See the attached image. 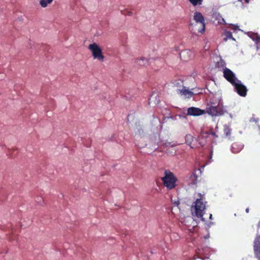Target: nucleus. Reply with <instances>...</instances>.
I'll list each match as a JSON object with an SVG mask.
<instances>
[{
  "instance_id": "obj_24",
  "label": "nucleus",
  "mask_w": 260,
  "mask_h": 260,
  "mask_svg": "<svg viewBox=\"0 0 260 260\" xmlns=\"http://www.w3.org/2000/svg\"><path fill=\"white\" fill-rule=\"evenodd\" d=\"M9 241L12 242L15 240H16V235H11L9 237Z\"/></svg>"
},
{
  "instance_id": "obj_25",
  "label": "nucleus",
  "mask_w": 260,
  "mask_h": 260,
  "mask_svg": "<svg viewBox=\"0 0 260 260\" xmlns=\"http://www.w3.org/2000/svg\"><path fill=\"white\" fill-rule=\"evenodd\" d=\"M124 15H127L129 16H131L133 15V12L131 11H126V13H123Z\"/></svg>"
},
{
  "instance_id": "obj_8",
  "label": "nucleus",
  "mask_w": 260,
  "mask_h": 260,
  "mask_svg": "<svg viewBox=\"0 0 260 260\" xmlns=\"http://www.w3.org/2000/svg\"><path fill=\"white\" fill-rule=\"evenodd\" d=\"M253 250L255 256L260 260V235H257L253 242Z\"/></svg>"
},
{
  "instance_id": "obj_16",
  "label": "nucleus",
  "mask_w": 260,
  "mask_h": 260,
  "mask_svg": "<svg viewBox=\"0 0 260 260\" xmlns=\"http://www.w3.org/2000/svg\"><path fill=\"white\" fill-rule=\"evenodd\" d=\"M189 52L187 50H184L181 51L180 53V57L183 60L186 61L189 57H186V55L188 54Z\"/></svg>"
},
{
  "instance_id": "obj_4",
  "label": "nucleus",
  "mask_w": 260,
  "mask_h": 260,
  "mask_svg": "<svg viewBox=\"0 0 260 260\" xmlns=\"http://www.w3.org/2000/svg\"><path fill=\"white\" fill-rule=\"evenodd\" d=\"M163 185L168 190H171L177 186L176 182L178 180L177 177L173 172L169 170H166L164 176L161 178Z\"/></svg>"
},
{
  "instance_id": "obj_28",
  "label": "nucleus",
  "mask_w": 260,
  "mask_h": 260,
  "mask_svg": "<svg viewBox=\"0 0 260 260\" xmlns=\"http://www.w3.org/2000/svg\"><path fill=\"white\" fill-rule=\"evenodd\" d=\"M153 95H152L151 96V97H150V99H149V101H150V100H151V99L153 98Z\"/></svg>"
},
{
  "instance_id": "obj_3",
  "label": "nucleus",
  "mask_w": 260,
  "mask_h": 260,
  "mask_svg": "<svg viewBox=\"0 0 260 260\" xmlns=\"http://www.w3.org/2000/svg\"><path fill=\"white\" fill-rule=\"evenodd\" d=\"M193 20L196 23H191L190 27L191 31L194 33L196 30L203 34L205 31V21L203 15L201 13L196 12L193 14Z\"/></svg>"
},
{
  "instance_id": "obj_12",
  "label": "nucleus",
  "mask_w": 260,
  "mask_h": 260,
  "mask_svg": "<svg viewBox=\"0 0 260 260\" xmlns=\"http://www.w3.org/2000/svg\"><path fill=\"white\" fill-rule=\"evenodd\" d=\"M212 17L217 21L218 24H223L225 23L224 19L219 12H214Z\"/></svg>"
},
{
  "instance_id": "obj_9",
  "label": "nucleus",
  "mask_w": 260,
  "mask_h": 260,
  "mask_svg": "<svg viewBox=\"0 0 260 260\" xmlns=\"http://www.w3.org/2000/svg\"><path fill=\"white\" fill-rule=\"evenodd\" d=\"M205 113H206L205 110L194 107L188 108L187 111V115L190 116H198Z\"/></svg>"
},
{
  "instance_id": "obj_22",
  "label": "nucleus",
  "mask_w": 260,
  "mask_h": 260,
  "mask_svg": "<svg viewBox=\"0 0 260 260\" xmlns=\"http://www.w3.org/2000/svg\"><path fill=\"white\" fill-rule=\"evenodd\" d=\"M224 67L225 66V63L223 61H220V62H218L217 63V64H216V67L219 68V67Z\"/></svg>"
},
{
  "instance_id": "obj_27",
  "label": "nucleus",
  "mask_w": 260,
  "mask_h": 260,
  "mask_svg": "<svg viewBox=\"0 0 260 260\" xmlns=\"http://www.w3.org/2000/svg\"><path fill=\"white\" fill-rule=\"evenodd\" d=\"M257 228L259 229L260 228V220L259 221L258 224H257Z\"/></svg>"
},
{
  "instance_id": "obj_21",
  "label": "nucleus",
  "mask_w": 260,
  "mask_h": 260,
  "mask_svg": "<svg viewBox=\"0 0 260 260\" xmlns=\"http://www.w3.org/2000/svg\"><path fill=\"white\" fill-rule=\"evenodd\" d=\"M203 135H206V136H205L206 138H207L208 137V136L209 135H211L212 136L215 137H217L218 136L216 134V133L215 132H213V131H210V132H205L204 133H203Z\"/></svg>"
},
{
  "instance_id": "obj_17",
  "label": "nucleus",
  "mask_w": 260,
  "mask_h": 260,
  "mask_svg": "<svg viewBox=\"0 0 260 260\" xmlns=\"http://www.w3.org/2000/svg\"><path fill=\"white\" fill-rule=\"evenodd\" d=\"M193 140V137L190 134H187L185 136V141L187 145L190 146Z\"/></svg>"
},
{
  "instance_id": "obj_26",
  "label": "nucleus",
  "mask_w": 260,
  "mask_h": 260,
  "mask_svg": "<svg viewBox=\"0 0 260 260\" xmlns=\"http://www.w3.org/2000/svg\"><path fill=\"white\" fill-rule=\"evenodd\" d=\"M245 211H246V213H248V212H249V208H246Z\"/></svg>"
},
{
  "instance_id": "obj_5",
  "label": "nucleus",
  "mask_w": 260,
  "mask_h": 260,
  "mask_svg": "<svg viewBox=\"0 0 260 260\" xmlns=\"http://www.w3.org/2000/svg\"><path fill=\"white\" fill-rule=\"evenodd\" d=\"M88 49L91 52L92 55L94 59L103 61L105 58L103 54L101 47L96 43H94L88 46Z\"/></svg>"
},
{
  "instance_id": "obj_15",
  "label": "nucleus",
  "mask_w": 260,
  "mask_h": 260,
  "mask_svg": "<svg viewBox=\"0 0 260 260\" xmlns=\"http://www.w3.org/2000/svg\"><path fill=\"white\" fill-rule=\"evenodd\" d=\"M53 0H40L39 4L43 8H46L53 2Z\"/></svg>"
},
{
  "instance_id": "obj_18",
  "label": "nucleus",
  "mask_w": 260,
  "mask_h": 260,
  "mask_svg": "<svg viewBox=\"0 0 260 260\" xmlns=\"http://www.w3.org/2000/svg\"><path fill=\"white\" fill-rule=\"evenodd\" d=\"M193 6H197L202 4L203 0H188Z\"/></svg>"
},
{
  "instance_id": "obj_2",
  "label": "nucleus",
  "mask_w": 260,
  "mask_h": 260,
  "mask_svg": "<svg viewBox=\"0 0 260 260\" xmlns=\"http://www.w3.org/2000/svg\"><path fill=\"white\" fill-rule=\"evenodd\" d=\"M206 113L212 116H219L224 114L223 106L220 101L216 99H211L207 104Z\"/></svg>"
},
{
  "instance_id": "obj_29",
  "label": "nucleus",
  "mask_w": 260,
  "mask_h": 260,
  "mask_svg": "<svg viewBox=\"0 0 260 260\" xmlns=\"http://www.w3.org/2000/svg\"><path fill=\"white\" fill-rule=\"evenodd\" d=\"M212 214H210V219H211V218H212Z\"/></svg>"
},
{
  "instance_id": "obj_11",
  "label": "nucleus",
  "mask_w": 260,
  "mask_h": 260,
  "mask_svg": "<svg viewBox=\"0 0 260 260\" xmlns=\"http://www.w3.org/2000/svg\"><path fill=\"white\" fill-rule=\"evenodd\" d=\"M243 148V145L235 142L232 145L231 150L234 153H238L242 150Z\"/></svg>"
},
{
  "instance_id": "obj_10",
  "label": "nucleus",
  "mask_w": 260,
  "mask_h": 260,
  "mask_svg": "<svg viewBox=\"0 0 260 260\" xmlns=\"http://www.w3.org/2000/svg\"><path fill=\"white\" fill-rule=\"evenodd\" d=\"M177 93L184 99L190 98L193 95V92L189 89H186L185 86L182 88H179L178 89Z\"/></svg>"
},
{
  "instance_id": "obj_14",
  "label": "nucleus",
  "mask_w": 260,
  "mask_h": 260,
  "mask_svg": "<svg viewBox=\"0 0 260 260\" xmlns=\"http://www.w3.org/2000/svg\"><path fill=\"white\" fill-rule=\"evenodd\" d=\"M223 36L224 37V40L225 41L230 39L235 41V39L233 38L232 33L231 31L225 30L223 34Z\"/></svg>"
},
{
  "instance_id": "obj_19",
  "label": "nucleus",
  "mask_w": 260,
  "mask_h": 260,
  "mask_svg": "<svg viewBox=\"0 0 260 260\" xmlns=\"http://www.w3.org/2000/svg\"><path fill=\"white\" fill-rule=\"evenodd\" d=\"M231 129L228 126H225L224 128V133L226 136H230L231 134Z\"/></svg>"
},
{
  "instance_id": "obj_6",
  "label": "nucleus",
  "mask_w": 260,
  "mask_h": 260,
  "mask_svg": "<svg viewBox=\"0 0 260 260\" xmlns=\"http://www.w3.org/2000/svg\"><path fill=\"white\" fill-rule=\"evenodd\" d=\"M223 76L232 85L239 80L234 72L226 67L223 69Z\"/></svg>"
},
{
  "instance_id": "obj_23",
  "label": "nucleus",
  "mask_w": 260,
  "mask_h": 260,
  "mask_svg": "<svg viewBox=\"0 0 260 260\" xmlns=\"http://www.w3.org/2000/svg\"><path fill=\"white\" fill-rule=\"evenodd\" d=\"M253 39L255 40V43L257 45H258V44L260 43V36H256L255 38H253Z\"/></svg>"
},
{
  "instance_id": "obj_1",
  "label": "nucleus",
  "mask_w": 260,
  "mask_h": 260,
  "mask_svg": "<svg viewBox=\"0 0 260 260\" xmlns=\"http://www.w3.org/2000/svg\"><path fill=\"white\" fill-rule=\"evenodd\" d=\"M199 198L197 199L194 202L192 207L191 210L192 214H194L198 218H202L204 214V211L206 209L207 202L205 201V195L201 193H198Z\"/></svg>"
},
{
  "instance_id": "obj_7",
  "label": "nucleus",
  "mask_w": 260,
  "mask_h": 260,
  "mask_svg": "<svg viewBox=\"0 0 260 260\" xmlns=\"http://www.w3.org/2000/svg\"><path fill=\"white\" fill-rule=\"evenodd\" d=\"M232 85L234 86L235 91L241 96L245 97L247 95L248 89L243 85L240 80L237 81Z\"/></svg>"
},
{
  "instance_id": "obj_20",
  "label": "nucleus",
  "mask_w": 260,
  "mask_h": 260,
  "mask_svg": "<svg viewBox=\"0 0 260 260\" xmlns=\"http://www.w3.org/2000/svg\"><path fill=\"white\" fill-rule=\"evenodd\" d=\"M147 63V60L145 58H141L138 60V63L141 66H145Z\"/></svg>"
},
{
  "instance_id": "obj_30",
  "label": "nucleus",
  "mask_w": 260,
  "mask_h": 260,
  "mask_svg": "<svg viewBox=\"0 0 260 260\" xmlns=\"http://www.w3.org/2000/svg\"><path fill=\"white\" fill-rule=\"evenodd\" d=\"M233 29H235V30H236V27H235Z\"/></svg>"
},
{
  "instance_id": "obj_13",
  "label": "nucleus",
  "mask_w": 260,
  "mask_h": 260,
  "mask_svg": "<svg viewBox=\"0 0 260 260\" xmlns=\"http://www.w3.org/2000/svg\"><path fill=\"white\" fill-rule=\"evenodd\" d=\"M174 86L176 88V92L178 93V89L179 88H182L184 86L183 84V81L179 79L177 80H175L173 82Z\"/></svg>"
}]
</instances>
